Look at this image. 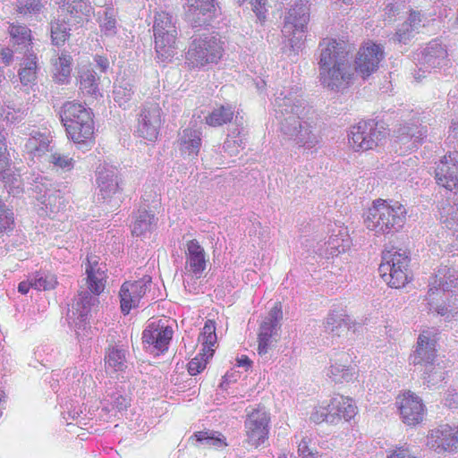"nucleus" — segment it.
I'll list each match as a JSON object with an SVG mask.
<instances>
[{
  "label": "nucleus",
  "instance_id": "obj_51",
  "mask_svg": "<svg viewBox=\"0 0 458 458\" xmlns=\"http://www.w3.org/2000/svg\"><path fill=\"white\" fill-rule=\"evenodd\" d=\"M223 148L230 157L236 156L241 149H243L242 141L235 138H228L224 142Z\"/></svg>",
  "mask_w": 458,
  "mask_h": 458
},
{
  "label": "nucleus",
  "instance_id": "obj_24",
  "mask_svg": "<svg viewBox=\"0 0 458 458\" xmlns=\"http://www.w3.org/2000/svg\"><path fill=\"white\" fill-rule=\"evenodd\" d=\"M185 271L196 279L202 276L207 267V259L204 248L197 240H191L186 243Z\"/></svg>",
  "mask_w": 458,
  "mask_h": 458
},
{
  "label": "nucleus",
  "instance_id": "obj_55",
  "mask_svg": "<svg viewBox=\"0 0 458 458\" xmlns=\"http://www.w3.org/2000/svg\"><path fill=\"white\" fill-rule=\"evenodd\" d=\"M299 458H318L317 452H312L305 440L301 441L298 445Z\"/></svg>",
  "mask_w": 458,
  "mask_h": 458
},
{
  "label": "nucleus",
  "instance_id": "obj_28",
  "mask_svg": "<svg viewBox=\"0 0 458 458\" xmlns=\"http://www.w3.org/2000/svg\"><path fill=\"white\" fill-rule=\"evenodd\" d=\"M356 323H352L351 318L343 313L333 312L328 314L325 322L324 328L325 332L332 335V336H342L348 333L352 327V331L355 332Z\"/></svg>",
  "mask_w": 458,
  "mask_h": 458
},
{
  "label": "nucleus",
  "instance_id": "obj_56",
  "mask_svg": "<svg viewBox=\"0 0 458 458\" xmlns=\"http://www.w3.org/2000/svg\"><path fill=\"white\" fill-rule=\"evenodd\" d=\"M387 458H417L406 446L396 447Z\"/></svg>",
  "mask_w": 458,
  "mask_h": 458
},
{
  "label": "nucleus",
  "instance_id": "obj_6",
  "mask_svg": "<svg viewBox=\"0 0 458 458\" xmlns=\"http://www.w3.org/2000/svg\"><path fill=\"white\" fill-rule=\"evenodd\" d=\"M223 42L216 32L206 31L194 34L186 53V59L192 67H203L208 64H216L221 59L224 52Z\"/></svg>",
  "mask_w": 458,
  "mask_h": 458
},
{
  "label": "nucleus",
  "instance_id": "obj_40",
  "mask_svg": "<svg viewBox=\"0 0 458 458\" xmlns=\"http://www.w3.org/2000/svg\"><path fill=\"white\" fill-rule=\"evenodd\" d=\"M49 141L41 134L29 138L25 143V149L33 156L40 155L48 149Z\"/></svg>",
  "mask_w": 458,
  "mask_h": 458
},
{
  "label": "nucleus",
  "instance_id": "obj_18",
  "mask_svg": "<svg viewBox=\"0 0 458 458\" xmlns=\"http://www.w3.org/2000/svg\"><path fill=\"white\" fill-rule=\"evenodd\" d=\"M400 416L408 426H415L423 420L425 406L422 400L411 391L403 393L396 400Z\"/></svg>",
  "mask_w": 458,
  "mask_h": 458
},
{
  "label": "nucleus",
  "instance_id": "obj_2",
  "mask_svg": "<svg viewBox=\"0 0 458 458\" xmlns=\"http://www.w3.org/2000/svg\"><path fill=\"white\" fill-rule=\"evenodd\" d=\"M318 69L321 85L335 92H343L354 75L352 55L335 39L324 38L318 46Z\"/></svg>",
  "mask_w": 458,
  "mask_h": 458
},
{
  "label": "nucleus",
  "instance_id": "obj_48",
  "mask_svg": "<svg viewBox=\"0 0 458 458\" xmlns=\"http://www.w3.org/2000/svg\"><path fill=\"white\" fill-rule=\"evenodd\" d=\"M343 399H344V403H341L339 405V408L337 409V410H339V411H337V413H339L340 419L343 418L345 420H349L352 418H353L354 415L356 414L357 407L353 403L352 399H351L349 397H345L344 395H343Z\"/></svg>",
  "mask_w": 458,
  "mask_h": 458
},
{
  "label": "nucleus",
  "instance_id": "obj_58",
  "mask_svg": "<svg viewBox=\"0 0 458 458\" xmlns=\"http://www.w3.org/2000/svg\"><path fill=\"white\" fill-rule=\"evenodd\" d=\"M447 140L452 143L456 142L458 144V118L452 120Z\"/></svg>",
  "mask_w": 458,
  "mask_h": 458
},
{
  "label": "nucleus",
  "instance_id": "obj_34",
  "mask_svg": "<svg viewBox=\"0 0 458 458\" xmlns=\"http://www.w3.org/2000/svg\"><path fill=\"white\" fill-rule=\"evenodd\" d=\"M32 288L37 291H52L58 285L57 276L49 270L36 271L32 276Z\"/></svg>",
  "mask_w": 458,
  "mask_h": 458
},
{
  "label": "nucleus",
  "instance_id": "obj_15",
  "mask_svg": "<svg viewBox=\"0 0 458 458\" xmlns=\"http://www.w3.org/2000/svg\"><path fill=\"white\" fill-rule=\"evenodd\" d=\"M269 415L263 408L254 409L245 420L246 442L258 448L268 437Z\"/></svg>",
  "mask_w": 458,
  "mask_h": 458
},
{
  "label": "nucleus",
  "instance_id": "obj_35",
  "mask_svg": "<svg viewBox=\"0 0 458 458\" xmlns=\"http://www.w3.org/2000/svg\"><path fill=\"white\" fill-rule=\"evenodd\" d=\"M233 115L234 110L231 106L222 105L220 106L215 107L211 113L206 116V123L209 126L213 127L222 126L230 123L233 120Z\"/></svg>",
  "mask_w": 458,
  "mask_h": 458
},
{
  "label": "nucleus",
  "instance_id": "obj_13",
  "mask_svg": "<svg viewBox=\"0 0 458 458\" xmlns=\"http://www.w3.org/2000/svg\"><path fill=\"white\" fill-rule=\"evenodd\" d=\"M427 446L437 454L458 451V425L441 424L427 435Z\"/></svg>",
  "mask_w": 458,
  "mask_h": 458
},
{
  "label": "nucleus",
  "instance_id": "obj_5",
  "mask_svg": "<svg viewBox=\"0 0 458 458\" xmlns=\"http://www.w3.org/2000/svg\"><path fill=\"white\" fill-rule=\"evenodd\" d=\"M431 332L423 331L418 338L417 347L410 356V361L422 374L423 383L428 387L436 386L445 379V368L436 360V341L430 338Z\"/></svg>",
  "mask_w": 458,
  "mask_h": 458
},
{
  "label": "nucleus",
  "instance_id": "obj_53",
  "mask_svg": "<svg viewBox=\"0 0 458 458\" xmlns=\"http://www.w3.org/2000/svg\"><path fill=\"white\" fill-rule=\"evenodd\" d=\"M207 365V360L203 357H195L188 363V372L191 376L200 373Z\"/></svg>",
  "mask_w": 458,
  "mask_h": 458
},
{
  "label": "nucleus",
  "instance_id": "obj_64",
  "mask_svg": "<svg viewBox=\"0 0 458 458\" xmlns=\"http://www.w3.org/2000/svg\"><path fill=\"white\" fill-rule=\"evenodd\" d=\"M251 360L245 355H242L241 358L237 359V366L243 367L246 370L250 367Z\"/></svg>",
  "mask_w": 458,
  "mask_h": 458
},
{
  "label": "nucleus",
  "instance_id": "obj_52",
  "mask_svg": "<svg viewBox=\"0 0 458 458\" xmlns=\"http://www.w3.org/2000/svg\"><path fill=\"white\" fill-rule=\"evenodd\" d=\"M245 0H237L239 4L243 3ZM253 12L256 13L259 21H263L266 18V4L267 0H250V1Z\"/></svg>",
  "mask_w": 458,
  "mask_h": 458
},
{
  "label": "nucleus",
  "instance_id": "obj_1",
  "mask_svg": "<svg viewBox=\"0 0 458 458\" xmlns=\"http://www.w3.org/2000/svg\"><path fill=\"white\" fill-rule=\"evenodd\" d=\"M274 111L284 137L306 150L313 152L317 149L321 136L316 124L307 117L306 106L297 87L284 88L276 94Z\"/></svg>",
  "mask_w": 458,
  "mask_h": 458
},
{
  "label": "nucleus",
  "instance_id": "obj_17",
  "mask_svg": "<svg viewBox=\"0 0 458 458\" xmlns=\"http://www.w3.org/2000/svg\"><path fill=\"white\" fill-rule=\"evenodd\" d=\"M436 180L438 185L454 192L458 191V151L445 155L437 164Z\"/></svg>",
  "mask_w": 458,
  "mask_h": 458
},
{
  "label": "nucleus",
  "instance_id": "obj_57",
  "mask_svg": "<svg viewBox=\"0 0 458 458\" xmlns=\"http://www.w3.org/2000/svg\"><path fill=\"white\" fill-rule=\"evenodd\" d=\"M116 372L123 371L127 368L126 352L116 348Z\"/></svg>",
  "mask_w": 458,
  "mask_h": 458
},
{
  "label": "nucleus",
  "instance_id": "obj_60",
  "mask_svg": "<svg viewBox=\"0 0 458 458\" xmlns=\"http://www.w3.org/2000/svg\"><path fill=\"white\" fill-rule=\"evenodd\" d=\"M0 58L5 65H9L13 58V52L8 47H4L0 51Z\"/></svg>",
  "mask_w": 458,
  "mask_h": 458
},
{
  "label": "nucleus",
  "instance_id": "obj_20",
  "mask_svg": "<svg viewBox=\"0 0 458 458\" xmlns=\"http://www.w3.org/2000/svg\"><path fill=\"white\" fill-rule=\"evenodd\" d=\"M148 281H126L124 282L119 291L120 309L121 312L126 316L133 309L139 307L140 301L145 295L148 288Z\"/></svg>",
  "mask_w": 458,
  "mask_h": 458
},
{
  "label": "nucleus",
  "instance_id": "obj_4",
  "mask_svg": "<svg viewBox=\"0 0 458 458\" xmlns=\"http://www.w3.org/2000/svg\"><path fill=\"white\" fill-rule=\"evenodd\" d=\"M406 220V208L398 201L378 199L369 208L364 223L377 234H387L399 231Z\"/></svg>",
  "mask_w": 458,
  "mask_h": 458
},
{
  "label": "nucleus",
  "instance_id": "obj_8",
  "mask_svg": "<svg viewBox=\"0 0 458 458\" xmlns=\"http://www.w3.org/2000/svg\"><path fill=\"white\" fill-rule=\"evenodd\" d=\"M177 19L167 12H159L155 15L153 31L155 48L161 62L172 59L176 50Z\"/></svg>",
  "mask_w": 458,
  "mask_h": 458
},
{
  "label": "nucleus",
  "instance_id": "obj_25",
  "mask_svg": "<svg viewBox=\"0 0 458 458\" xmlns=\"http://www.w3.org/2000/svg\"><path fill=\"white\" fill-rule=\"evenodd\" d=\"M352 358L346 352L335 353L330 359V366L327 370L329 377L335 383L349 382L352 379L355 371L351 366Z\"/></svg>",
  "mask_w": 458,
  "mask_h": 458
},
{
  "label": "nucleus",
  "instance_id": "obj_26",
  "mask_svg": "<svg viewBox=\"0 0 458 458\" xmlns=\"http://www.w3.org/2000/svg\"><path fill=\"white\" fill-rule=\"evenodd\" d=\"M423 69H434L447 65V50L442 42L436 38L431 40L421 53ZM420 70L422 69L420 68Z\"/></svg>",
  "mask_w": 458,
  "mask_h": 458
},
{
  "label": "nucleus",
  "instance_id": "obj_37",
  "mask_svg": "<svg viewBox=\"0 0 458 458\" xmlns=\"http://www.w3.org/2000/svg\"><path fill=\"white\" fill-rule=\"evenodd\" d=\"M196 440L203 446L223 448L227 445L225 437L217 431H199L194 434Z\"/></svg>",
  "mask_w": 458,
  "mask_h": 458
},
{
  "label": "nucleus",
  "instance_id": "obj_36",
  "mask_svg": "<svg viewBox=\"0 0 458 458\" xmlns=\"http://www.w3.org/2000/svg\"><path fill=\"white\" fill-rule=\"evenodd\" d=\"M440 220L444 226L458 238V206L450 204L442 206Z\"/></svg>",
  "mask_w": 458,
  "mask_h": 458
},
{
  "label": "nucleus",
  "instance_id": "obj_23",
  "mask_svg": "<svg viewBox=\"0 0 458 458\" xmlns=\"http://www.w3.org/2000/svg\"><path fill=\"white\" fill-rule=\"evenodd\" d=\"M426 135V126L406 123L400 126L395 131V142L400 144L402 152H406L417 148Z\"/></svg>",
  "mask_w": 458,
  "mask_h": 458
},
{
  "label": "nucleus",
  "instance_id": "obj_16",
  "mask_svg": "<svg viewBox=\"0 0 458 458\" xmlns=\"http://www.w3.org/2000/svg\"><path fill=\"white\" fill-rule=\"evenodd\" d=\"M162 112L158 104L148 103L144 106L138 122V134L148 141H155L162 123Z\"/></svg>",
  "mask_w": 458,
  "mask_h": 458
},
{
  "label": "nucleus",
  "instance_id": "obj_10",
  "mask_svg": "<svg viewBox=\"0 0 458 458\" xmlns=\"http://www.w3.org/2000/svg\"><path fill=\"white\" fill-rule=\"evenodd\" d=\"M309 20L310 8L307 2L299 0L289 9L284 17L282 33L292 47H298L303 39Z\"/></svg>",
  "mask_w": 458,
  "mask_h": 458
},
{
  "label": "nucleus",
  "instance_id": "obj_7",
  "mask_svg": "<svg viewBox=\"0 0 458 458\" xmlns=\"http://www.w3.org/2000/svg\"><path fill=\"white\" fill-rule=\"evenodd\" d=\"M428 305L429 310H435L437 313L447 319L453 318L457 313V308L448 305H433L434 295L438 291L451 293L454 296V304L458 301V270L448 266H440L437 273L431 277L428 284Z\"/></svg>",
  "mask_w": 458,
  "mask_h": 458
},
{
  "label": "nucleus",
  "instance_id": "obj_49",
  "mask_svg": "<svg viewBox=\"0 0 458 458\" xmlns=\"http://www.w3.org/2000/svg\"><path fill=\"white\" fill-rule=\"evenodd\" d=\"M341 403H344L343 395H336L330 400V403H325L327 416L329 417V415H332V418L334 419V423H336L340 420L339 413H337L339 410L337 409L339 408V405Z\"/></svg>",
  "mask_w": 458,
  "mask_h": 458
},
{
  "label": "nucleus",
  "instance_id": "obj_38",
  "mask_svg": "<svg viewBox=\"0 0 458 458\" xmlns=\"http://www.w3.org/2000/svg\"><path fill=\"white\" fill-rule=\"evenodd\" d=\"M50 36L52 44L55 47H63L69 39L70 29L64 21L56 20L51 22Z\"/></svg>",
  "mask_w": 458,
  "mask_h": 458
},
{
  "label": "nucleus",
  "instance_id": "obj_3",
  "mask_svg": "<svg viewBox=\"0 0 458 458\" xmlns=\"http://www.w3.org/2000/svg\"><path fill=\"white\" fill-rule=\"evenodd\" d=\"M61 122L70 140L79 145H92L95 141L93 113L83 104L67 101L60 112Z\"/></svg>",
  "mask_w": 458,
  "mask_h": 458
},
{
  "label": "nucleus",
  "instance_id": "obj_54",
  "mask_svg": "<svg viewBox=\"0 0 458 458\" xmlns=\"http://www.w3.org/2000/svg\"><path fill=\"white\" fill-rule=\"evenodd\" d=\"M425 20L424 15L420 11L411 10L406 21L419 32L420 29L425 26Z\"/></svg>",
  "mask_w": 458,
  "mask_h": 458
},
{
  "label": "nucleus",
  "instance_id": "obj_43",
  "mask_svg": "<svg viewBox=\"0 0 458 458\" xmlns=\"http://www.w3.org/2000/svg\"><path fill=\"white\" fill-rule=\"evenodd\" d=\"M199 341L205 347L210 348L216 342V324L213 320H207L199 336Z\"/></svg>",
  "mask_w": 458,
  "mask_h": 458
},
{
  "label": "nucleus",
  "instance_id": "obj_61",
  "mask_svg": "<svg viewBox=\"0 0 458 458\" xmlns=\"http://www.w3.org/2000/svg\"><path fill=\"white\" fill-rule=\"evenodd\" d=\"M30 288H32L31 276L27 281L21 282L18 285V291L22 294L28 293Z\"/></svg>",
  "mask_w": 458,
  "mask_h": 458
},
{
  "label": "nucleus",
  "instance_id": "obj_45",
  "mask_svg": "<svg viewBox=\"0 0 458 458\" xmlns=\"http://www.w3.org/2000/svg\"><path fill=\"white\" fill-rule=\"evenodd\" d=\"M42 6L39 0H18L16 3V12L25 16L39 13Z\"/></svg>",
  "mask_w": 458,
  "mask_h": 458
},
{
  "label": "nucleus",
  "instance_id": "obj_46",
  "mask_svg": "<svg viewBox=\"0 0 458 458\" xmlns=\"http://www.w3.org/2000/svg\"><path fill=\"white\" fill-rule=\"evenodd\" d=\"M80 78V89L88 94H96L98 84L95 75L90 71H87L82 72Z\"/></svg>",
  "mask_w": 458,
  "mask_h": 458
},
{
  "label": "nucleus",
  "instance_id": "obj_33",
  "mask_svg": "<svg viewBox=\"0 0 458 458\" xmlns=\"http://www.w3.org/2000/svg\"><path fill=\"white\" fill-rule=\"evenodd\" d=\"M8 33L14 46H22L27 50L32 47V31L26 25L11 22L8 27Z\"/></svg>",
  "mask_w": 458,
  "mask_h": 458
},
{
  "label": "nucleus",
  "instance_id": "obj_62",
  "mask_svg": "<svg viewBox=\"0 0 458 458\" xmlns=\"http://www.w3.org/2000/svg\"><path fill=\"white\" fill-rule=\"evenodd\" d=\"M95 61L97 62L98 66L102 72H105L109 65L107 58L101 55H97L95 57Z\"/></svg>",
  "mask_w": 458,
  "mask_h": 458
},
{
  "label": "nucleus",
  "instance_id": "obj_27",
  "mask_svg": "<svg viewBox=\"0 0 458 458\" xmlns=\"http://www.w3.org/2000/svg\"><path fill=\"white\" fill-rule=\"evenodd\" d=\"M20 176V169L13 165L6 138L0 134V181L6 184H12Z\"/></svg>",
  "mask_w": 458,
  "mask_h": 458
},
{
  "label": "nucleus",
  "instance_id": "obj_11",
  "mask_svg": "<svg viewBox=\"0 0 458 458\" xmlns=\"http://www.w3.org/2000/svg\"><path fill=\"white\" fill-rule=\"evenodd\" d=\"M386 136V129L374 120L360 121L349 133V143L354 150H369L377 147Z\"/></svg>",
  "mask_w": 458,
  "mask_h": 458
},
{
  "label": "nucleus",
  "instance_id": "obj_21",
  "mask_svg": "<svg viewBox=\"0 0 458 458\" xmlns=\"http://www.w3.org/2000/svg\"><path fill=\"white\" fill-rule=\"evenodd\" d=\"M383 48L375 43H367L360 48L355 59L354 72H358L363 78L369 76L378 68L383 59Z\"/></svg>",
  "mask_w": 458,
  "mask_h": 458
},
{
  "label": "nucleus",
  "instance_id": "obj_29",
  "mask_svg": "<svg viewBox=\"0 0 458 458\" xmlns=\"http://www.w3.org/2000/svg\"><path fill=\"white\" fill-rule=\"evenodd\" d=\"M201 146V132L199 130L184 129L180 133L179 148L183 156L193 159L198 156Z\"/></svg>",
  "mask_w": 458,
  "mask_h": 458
},
{
  "label": "nucleus",
  "instance_id": "obj_39",
  "mask_svg": "<svg viewBox=\"0 0 458 458\" xmlns=\"http://www.w3.org/2000/svg\"><path fill=\"white\" fill-rule=\"evenodd\" d=\"M37 55L31 53L25 66L19 71L20 81L23 85L34 83L37 80L38 62Z\"/></svg>",
  "mask_w": 458,
  "mask_h": 458
},
{
  "label": "nucleus",
  "instance_id": "obj_14",
  "mask_svg": "<svg viewBox=\"0 0 458 458\" xmlns=\"http://www.w3.org/2000/svg\"><path fill=\"white\" fill-rule=\"evenodd\" d=\"M282 310L276 305L273 307L259 326L258 335V353L264 356L279 339Z\"/></svg>",
  "mask_w": 458,
  "mask_h": 458
},
{
  "label": "nucleus",
  "instance_id": "obj_19",
  "mask_svg": "<svg viewBox=\"0 0 458 458\" xmlns=\"http://www.w3.org/2000/svg\"><path fill=\"white\" fill-rule=\"evenodd\" d=\"M86 278L85 282L91 293L99 295L106 288V268L100 262V258L95 254H88L84 262Z\"/></svg>",
  "mask_w": 458,
  "mask_h": 458
},
{
  "label": "nucleus",
  "instance_id": "obj_9",
  "mask_svg": "<svg viewBox=\"0 0 458 458\" xmlns=\"http://www.w3.org/2000/svg\"><path fill=\"white\" fill-rule=\"evenodd\" d=\"M409 258L405 251L392 249L383 251L379 272L387 284L393 288L403 287L409 280L407 267Z\"/></svg>",
  "mask_w": 458,
  "mask_h": 458
},
{
  "label": "nucleus",
  "instance_id": "obj_42",
  "mask_svg": "<svg viewBox=\"0 0 458 458\" xmlns=\"http://www.w3.org/2000/svg\"><path fill=\"white\" fill-rule=\"evenodd\" d=\"M118 88H116V103L120 107L125 109L126 104L131 100L133 94L131 80H123Z\"/></svg>",
  "mask_w": 458,
  "mask_h": 458
},
{
  "label": "nucleus",
  "instance_id": "obj_59",
  "mask_svg": "<svg viewBox=\"0 0 458 458\" xmlns=\"http://www.w3.org/2000/svg\"><path fill=\"white\" fill-rule=\"evenodd\" d=\"M445 404L450 408H454L458 404V392L455 389L448 390Z\"/></svg>",
  "mask_w": 458,
  "mask_h": 458
},
{
  "label": "nucleus",
  "instance_id": "obj_50",
  "mask_svg": "<svg viewBox=\"0 0 458 458\" xmlns=\"http://www.w3.org/2000/svg\"><path fill=\"white\" fill-rule=\"evenodd\" d=\"M310 420L317 424L325 421L327 423L334 424V419L332 418V415H329V417L327 416L325 403H323L322 404L314 409L310 415Z\"/></svg>",
  "mask_w": 458,
  "mask_h": 458
},
{
  "label": "nucleus",
  "instance_id": "obj_63",
  "mask_svg": "<svg viewBox=\"0 0 458 458\" xmlns=\"http://www.w3.org/2000/svg\"><path fill=\"white\" fill-rule=\"evenodd\" d=\"M130 405V400L123 396L116 397V410L119 411Z\"/></svg>",
  "mask_w": 458,
  "mask_h": 458
},
{
  "label": "nucleus",
  "instance_id": "obj_30",
  "mask_svg": "<svg viewBox=\"0 0 458 458\" xmlns=\"http://www.w3.org/2000/svg\"><path fill=\"white\" fill-rule=\"evenodd\" d=\"M72 66V57L66 52L63 51L55 59L52 60L53 80L59 84H64L69 81Z\"/></svg>",
  "mask_w": 458,
  "mask_h": 458
},
{
  "label": "nucleus",
  "instance_id": "obj_22",
  "mask_svg": "<svg viewBox=\"0 0 458 458\" xmlns=\"http://www.w3.org/2000/svg\"><path fill=\"white\" fill-rule=\"evenodd\" d=\"M187 14L195 27L208 23L217 13L216 0H186Z\"/></svg>",
  "mask_w": 458,
  "mask_h": 458
},
{
  "label": "nucleus",
  "instance_id": "obj_32",
  "mask_svg": "<svg viewBox=\"0 0 458 458\" xmlns=\"http://www.w3.org/2000/svg\"><path fill=\"white\" fill-rule=\"evenodd\" d=\"M325 246V255L327 258L338 256L340 253L344 252L350 246L347 231L344 228L339 229L337 233L330 235Z\"/></svg>",
  "mask_w": 458,
  "mask_h": 458
},
{
  "label": "nucleus",
  "instance_id": "obj_41",
  "mask_svg": "<svg viewBox=\"0 0 458 458\" xmlns=\"http://www.w3.org/2000/svg\"><path fill=\"white\" fill-rule=\"evenodd\" d=\"M49 162L54 168L63 172H69L73 169L75 161L68 154L55 152L50 156Z\"/></svg>",
  "mask_w": 458,
  "mask_h": 458
},
{
  "label": "nucleus",
  "instance_id": "obj_12",
  "mask_svg": "<svg viewBox=\"0 0 458 458\" xmlns=\"http://www.w3.org/2000/svg\"><path fill=\"white\" fill-rule=\"evenodd\" d=\"M173 334V328L167 320L150 321L143 330L142 344L148 352L158 355L167 351Z\"/></svg>",
  "mask_w": 458,
  "mask_h": 458
},
{
  "label": "nucleus",
  "instance_id": "obj_44",
  "mask_svg": "<svg viewBox=\"0 0 458 458\" xmlns=\"http://www.w3.org/2000/svg\"><path fill=\"white\" fill-rule=\"evenodd\" d=\"M417 33L419 32L410 23L404 21L398 27L391 39L394 42L407 44Z\"/></svg>",
  "mask_w": 458,
  "mask_h": 458
},
{
  "label": "nucleus",
  "instance_id": "obj_47",
  "mask_svg": "<svg viewBox=\"0 0 458 458\" xmlns=\"http://www.w3.org/2000/svg\"><path fill=\"white\" fill-rule=\"evenodd\" d=\"M403 9V0H387L384 8V20L392 21Z\"/></svg>",
  "mask_w": 458,
  "mask_h": 458
},
{
  "label": "nucleus",
  "instance_id": "obj_31",
  "mask_svg": "<svg viewBox=\"0 0 458 458\" xmlns=\"http://www.w3.org/2000/svg\"><path fill=\"white\" fill-rule=\"evenodd\" d=\"M157 225V218L154 214L146 209H139L133 214L131 230L133 236H142L151 232Z\"/></svg>",
  "mask_w": 458,
  "mask_h": 458
}]
</instances>
